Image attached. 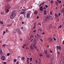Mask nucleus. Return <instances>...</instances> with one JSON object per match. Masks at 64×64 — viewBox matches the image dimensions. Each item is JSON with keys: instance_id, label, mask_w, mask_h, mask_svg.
I'll list each match as a JSON object with an SVG mask.
<instances>
[{"instance_id": "nucleus-51", "label": "nucleus", "mask_w": 64, "mask_h": 64, "mask_svg": "<svg viewBox=\"0 0 64 64\" xmlns=\"http://www.w3.org/2000/svg\"><path fill=\"white\" fill-rule=\"evenodd\" d=\"M45 7H46V8H48V6H47V5H45Z\"/></svg>"}, {"instance_id": "nucleus-48", "label": "nucleus", "mask_w": 64, "mask_h": 64, "mask_svg": "<svg viewBox=\"0 0 64 64\" xmlns=\"http://www.w3.org/2000/svg\"><path fill=\"white\" fill-rule=\"evenodd\" d=\"M35 28H36V26H34L33 28L34 29H35Z\"/></svg>"}, {"instance_id": "nucleus-22", "label": "nucleus", "mask_w": 64, "mask_h": 64, "mask_svg": "<svg viewBox=\"0 0 64 64\" xmlns=\"http://www.w3.org/2000/svg\"><path fill=\"white\" fill-rule=\"evenodd\" d=\"M54 60V58H52L50 59V61H52Z\"/></svg>"}, {"instance_id": "nucleus-23", "label": "nucleus", "mask_w": 64, "mask_h": 64, "mask_svg": "<svg viewBox=\"0 0 64 64\" xmlns=\"http://www.w3.org/2000/svg\"><path fill=\"white\" fill-rule=\"evenodd\" d=\"M46 57L48 58H50V56L49 55H47L46 56Z\"/></svg>"}, {"instance_id": "nucleus-54", "label": "nucleus", "mask_w": 64, "mask_h": 64, "mask_svg": "<svg viewBox=\"0 0 64 64\" xmlns=\"http://www.w3.org/2000/svg\"><path fill=\"white\" fill-rule=\"evenodd\" d=\"M60 64H63V62L62 61L61 62H60Z\"/></svg>"}, {"instance_id": "nucleus-53", "label": "nucleus", "mask_w": 64, "mask_h": 64, "mask_svg": "<svg viewBox=\"0 0 64 64\" xmlns=\"http://www.w3.org/2000/svg\"><path fill=\"white\" fill-rule=\"evenodd\" d=\"M58 14V16H60V15H61V14L60 13H59Z\"/></svg>"}, {"instance_id": "nucleus-15", "label": "nucleus", "mask_w": 64, "mask_h": 64, "mask_svg": "<svg viewBox=\"0 0 64 64\" xmlns=\"http://www.w3.org/2000/svg\"><path fill=\"white\" fill-rule=\"evenodd\" d=\"M30 50H34V48H33V47H32V46H30Z\"/></svg>"}, {"instance_id": "nucleus-31", "label": "nucleus", "mask_w": 64, "mask_h": 64, "mask_svg": "<svg viewBox=\"0 0 64 64\" xmlns=\"http://www.w3.org/2000/svg\"><path fill=\"white\" fill-rule=\"evenodd\" d=\"M53 38L54 39V41H56V38H55V37H53Z\"/></svg>"}, {"instance_id": "nucleus-41", "label": "nucleus", "mask_w": 64, "mask_h": 64, "mask_svg": "<svg viewBox=\"0 0 64 64\" xmlns=\"http://www.w3.org/2000/svg\"><path fill=\"white\" fill-rule=\"evenodd\" d=\"M16 64H19V62L17 61L16 62Z\"/></svg>"}, {"instance_id": "nucleus-62", "label": "nucleus", "mask_w": 64, "mask_h": 64, "mask_svg": "<svg viewBox=\"0 0 64 64\" xmlns=\"http://www.w3.org/2000/svg\"><path fill=\"white\" fill-rule=\"evenodd\" d=\"M34 24V26H36V22H35Z\"/></svg>"}, {"instance_id": "nucleus-34", "label": "nucleus", "mask_w": 64, "mask_h": 64, "mask_svg": "<svg viewBox=\"0 0 64 64\" xmlns=\"http://www.w3.org/2000/svg\"><path fill=\"white\" fill-rule=\"evenodd\" d=\"M36 29H35L33 31V32H34V33L35 32H36Z\"/></svg>"}, {"instance_id": "nucleus-19", "label": "nucleus", "mask_w": 64, "mask_h": 64, "mask_svg": "<svg viewBox=\"0 0 64 64\" xmlns=\"http://www.w3.org/2000/svg\"><path fill=\"white\" fill-rule=\"evenodd\" d=\"M60 11H61V12H63L64 11V8H63L62 9L60 10Z\"/></svg>"}, {"instance_id": "nucleus-1", "label": "nucleus", "mask_w": 64, "mask_h": 64, "mask_svg": "<svg viewBox=\"0 0 64 64\" xmlns=\"http://www.w3.org/2000/svg\"><path fill=\"white\" fill-rule=\"evenodd\" d=\"M16 16V13L13 12L10 14V17L11 19H14Z\"/></svg>"}, {"instance_id": "nucleus-14", "label": "nucleus", "mask_w": 64, "mask_h": 64, "mask_svg": "<svg viewBox=\"0 0 64 64\" xmlns=\"http://www.w3.org/2000/svg\"><path fill=\"white\" fill-rule=\"evenodd\" d=\"M25 13V12H22L20 13V14H24Z\"/></svg>"}, {"instance_id": "nucleus-36", "label": "nucleus", "mask_w": 64, "mask_h": 64, "mask_svg": "<svg viewBox=\"0 0 64 64\" xmlns=\"http://www.w3.org/2000/svg\"><path fill=\"white\" fill-rule=\"evenodd\" d=\"M22 10L23 11H26V10L24 9H22Z\"/></svg>"}, {"instance_id": "nucleus-38", "label": "nucleus", "mask_w": 64, "mask_h": 64, "mask_svg": "<svg viewBox=\"0 0 64 64\" xmlns=\"http://www.w3.org/2000/svg\"><path fill=\"white\" fill-rule=\"evenodd\" d=\"M7 55V56H9L10 55V53H8Z\"/></svg>"}, {"instance_id": "nucleus-42", "label": "nucleus", "mask_w": 64, "mask_h": 64, "mask_svg": "<svg viewBox=\"0 0 64 64\" xmlns=\"http://www.w3.org/2000/svg\"><path fill=\"white\" fill-rule=\"evenodd\" d=\"M1 15H3V12H1Z\"/></svg>"}, {"instance_id": "nucleus-9", "label": "nucleus", "mask_w": 64, "mask_h": 64, "mask_svg": "<svg viewBox=\"0 0 64 64\" xmlns=\"http://www.w3.org/2000/svg\"><path fill=\"white\" fill-rule=\"evenodd\" d=\"M56 48H57V49H59L60 51L61 50V48L60 46H57Z\"/></svg>"}, {"instance_id": "nucleus-2", "label": "nucleus", "mask_w": 64, "mask_h": 64, "mask_svg": "<svg viewBox=\"0 0 64 64\" xmlns=\"http://www.w3.org/2000/svg\"><path fill=\"white\" fill-rule=\"evenodd\" d=\"M10 9V7L7 5H6L5 6V10L6 11V12L8 13L9 11V9Z\"/></svg>"}, {"instance_id": "nucleus-30", "label": "nucleus", "mask_w": 64, "mask_h": 64, "mask_svg": "<svg viewBox=\"0 0 64 64\" xmlns=\"http://www.w3.org/2000/svg\"><path fill=\"white\" fill-rule=\"evenodd\" d=\"M0 24H3V22L2 21H0Z\"/></svg>"}, {"instance_id": "nucleus-8", "label": "nucleus", "mask_w": 64, "mask_h": 64, "mask_svg": "<svg viewBox=\"0 0 64 64\" xmlns=\"http://www.w3.org/2000/svg\"><path fill=\"white\" fill-rule=\"evenodd\" d=\"M30 14L29 13H27L26 14V18H29V17H30Z\"/></svg>"}, {"instance_id": "nucleus-7", "label": "nucleus", "mask_w": 64, "mask_h": 64, "mask_svg": "<svg viewBox=\"0 0 64 64\" xmlns=\"http://www.w3.org/2000/svg\"><path fill=\"white\" fill-rule=\"evenodd\" d=\"M48 40L50 42H52V38H49L48 39Z\"/></svg>"}, {"instance_id": "nucleus-44", "label": "nucleus", "mask_w": 64, "mask_h": 64, "mask_svg": "<svg viewBox=\"0 0 64 64\" xmlns=\"http://www.w3.org/2000/svg\"><path fill=\"white\" fill-rule=\"evenodd\" d=\"M58 3H61V0H60V1L58 2Z\"/></svg>"}, {"instance_id": "nucleus-40", "label": "nucleus", "mask_w": 64, "mask_h": 64, "mask_svg": "<svg viewBox=\"0 0 64 64\" xmlns=\"http://www.w3.org/2000/svg\"><path fill=\"white\" fill-rule=\"evenodd\" d=\"M50 15H52V11H50Z\"/></svg>"}, {"instance_id": "nucleus-57", "label": "nucleus", "mask_w": 64, "mask_h": 64, "mask_svg": "<svg viewBox=\"0 0 64 64\" xmlns=\"http://www.w3.org/2000/svg\"><path fill=\"white\" fill-rule=\"evenodd\" d=\"M38 25H41V23H38Z\"/></svg>"}, {"instance_id": "nucleus-63", "label": "nucleus", "mask_w": 64, "mask_h": 64, "mask_svg": "<svg viewBox=\"0 0 64 64\" xmlns=\"http://www.w3.org/2000/svg\"><path fill=\"white\" fill-rule=\"evenodd\" d=\"M45 34V33H44V32H42V34Z\"/></svg>"}, {"instance_id": "nucleus-6", "label": "nucleus", "mask_w": 64, "mask_h": 64, "mask_svg": "<svg viewBox=\"0 0 64 64\" xmlns=\"http://www.w3.org/2000/svg\"><path fill=\"white\" fill-rule=\"evenodd\" d=\"M50 18V16H46L45 17L44 19V21H46L47 19H49Z\"/></svg>"}, {"instance_id": "nucleus-61", "label": "nucleus", "mask_w": 64, "mask_h": 64, "mask_svg": "<svg viewBox=\"0 0 64 64\" xmlns=\"http://www.w3.org/2000/svg\"><path fill=\"white\" fill-rule=\"evenodd\" d=\"M46 47H47L48 48V47H49V46H46Z\"/></svg>"}, {"instance_id": "nucleus-25", "label": "nucleus", "mask_w": 64, "mask_h": 64, "mask_svg": "<svg viewBox=\"0 0 64 64\" xmlns=\"http://www.w3.org/2000/svg\"><path fill=\"white\" fill-rule=\"evenodd\" d=\"M22 60H25V58L24 57H22Z\"/></svg>"}, {"instance_id": "nucleus-21", "label": "nucleus", "mask_w": 64, "mask_h": 64, "mask_svg": "<svg viewBox=\"0 0 64 64\" xmlns=\"http://www.w3.org/2000/svg\"><path fill=\"white\" fill-rule=\"evenodd\" d=\"M36 35L38 37V36H40V37H41V36L39 35V34H38V33L36 34Z\"/></svg>"}, {"instance_id": "nucleus-39", "label": "nucleus", "mask_w": 64, "mask_h": 64, "mask_svg": "<svg viewBox=\"0 0 64 64\" xmlns=\"http://www.w3.org/2000/svg\"><path fill=\"white\" fill-rule=\"evenodd\" d=\"M39 30L40 31H42V29L41 28H40L39 29Z\"/></svg>"}, {"instance_id": "nucleus-52", "label": "nucleus", "mask_w": 64, "mask_h": 64, "mask_svg": "<svg viewBox=\"0 0 64 64\" xmlns=\"http://www.w3.org/2000/svg\"><path fill=\"white\" fill-rule=\"evenodd\" d=\"M23 46H26V44H24V45H23Z\"/></svg>"}, {"instance_id": "nucleus-60", "label": "nucleus", "mask_w": 64, "mask_h": 64, "mask_svg": "<svg viewBox=\"0 0 64 64\" xmlns=\"http://www.w3.org/2000/svg\"><path fill=\"white\" fill-rule=\"evenodd\" d=\"M26 49H28V47H26Z\"/></svg>"}, {"instance_id": "nucleus-11", "label": "nucleus", "mask_w": 64, "mask_h": 64, "mask_svg": "<svg viewBox=\"0 0 64 64\" xmlns=\"http://www.w3.org/2000/svg\"><path fill=\"white\" fill-rule=\"evenodd\" d=\"M34 13L35 15H37L38 13V11H35L34 12Z\"/></svg>"}, {"instance_id": "nucleus-28", "label": "nucleus", "mask_w": 64, "mask_h": 64, "mask_svg": "<svg viewBox=\"0 0 64 64\" xmlns=\"http://www.w3.org/2000/svg\"><path fill=\"white\" fill-rule=\"evenodd\" d=\"M50 64H53V62H52V61H50Z\"/></svg>"}, {"instance_id": "nucleus-18", "label": "nucleus", "mask_w": 64, "mask_h": 64, "mask_svg": "<svg viewBox=\"0 0 64 64\" xmlns=\"http://www.w3.org/2000/svg\"><path fill=\"white\" fill-rule=\"evenodd\" d=\"M7 25L8 27H10V26H12V24H7Z\"/></svg>"}, {"instance_id": "nucleus-17", "label": "nucleus", "mask_w": 64, "mask_h": 64, "mask_svg": "<svg viewBox=\"0 0 64 64\" xmlns=\"http://www.w3.org/2000/svg\"><path fill=\"white\" fill-rule=\"evenodd\" d=\"M22 20V17L20 16V20L21 21Z\"/></svg>"}, {"instance_id": "nucleus-59", "label": "nucleus", "mask_w": 64, "mask_h": 64, "mask_svg": "<svg viewBox=\"0 0 64 64\" xmlns=\"http://www.w3.org/2000/svg\"><path fill=\"white\" fill-rule=\"evenodd\" d=\"M62 44L64 45V40L63 41Z\"/></svg>"}, {"instance_id": "nucleus-58", "label": "nucleus", "mask_w": 64, "mask_h": 64, "mask_svg": "<svg viewBox=\"0 0 64 64\" xmlns=\"http://www.w3.org/2000/svg\"><path fill=\"white\" fill-rule=\"evenodd\" d=\"M33 38H32V40L30 41L31 42H32L33 41Z\"/></svg>"}, {"instance_id": "nucleus-12", "label": "nucleus", "mask_w": 64, "mask_h": 64, "mask_svg": "<svg viewBox=\"0 0 64 64\" xmlns=\"http://www.w3.org/2000/svg\"><path fill=\"white\" fill-rule=\"evenodd\" d=\"M33 35L32 34V35L30 37V40H31V39L33 38Z\"/></svg>"}, {"instance_id": "nucleus-32", "label": "nucleus", "mask_w": 64, "mask_h": 64, "mask_svg": "<svg viewBox=\"0 0 64 64\" xmlns=\"http://www.w3.org/2000/svg\"><path fill=\"white\" fill-rule=\"evenodd\" d=\"M44 1L43 2V3H42L41 4V5H44Z\"/></svg>"}, {"instance_id": "nucleus-3", "label": "nucleus", "mask_w": 64, "mask_h": 64, "mask_svg": "<svg viewBox=\"0 0 64 64\" xmlns=\"http://www.w3.org/2000/svg\"><path fill=\"white\" fill-rule=\"evenodd\" d=\"M16 31L19 34H20V35H21V34L22 32L20 29L16 28Z\"/></svg>"}, {"instance_id": "nucleus-64", "label": "nucleus", "mask_w": 64, "mask_h": 64, "mask_svg": "<svg viewBox=\"0 0 64 64\" xmlns=\"http://www.w3.org/2000/svg\"><path fill=\"white\" fill-rule=\"evenodd\" d=\"M20 41H22V39H21V38H20Z\"/></svg>"}, {"instance_id": "nucleus-26", "label": "nucleus", "mask_w": 64, "mask_h": 64, "mask_svg": "<svg viewBox=\"0 0 64 64\" xmlns=\"http://www.w3.org/2000/svg\"><path fill=\"white\" fill-rule=\"evenodd\" d=\"M55 16L57 17H58V14H55Z\"/></svg>"}, {"instance_id": "nucleus-46", "label": "nucleus", "mask_w": 64, "mask_h": 64, "mask_svg": "<svg viewBox=\"0 0 64 64\" xmlns=\"http://www.w3.org/2000/svg\"><path fill=\"white\" fill-rule=\"evenodd\" d=\"M50 2H51V4H52V3H53V1L52 0V1H51Z\"/></svg>"}, {"instance_id": "nucleus-47", "label": "nucleus", "mask_w": 64, "mask_h": 64, "mask_svg": "<svg viewBox=\"0 0 64 64\" xmlns=\"http://www.w3.org/2000/svg\"><path fill=\"white\" fill-rule=\"evenodd\" d=\"M5 45H6V44H4L2 46V47H4V46H5Z\"/></svg>"}, {"instance_id": "nucleus-5", "label": "nucleus", "mask_w": 64, "mask_h": 64, "mask_svg": "<svg viewBox=\"0 0 64 64\" xmlns=\"http://www.w3.org/2000/svg\"><path fill=\"white\" fill-rule=\"evenodd\" d=\"M6 58L5 56H1V59L2 60H5Z\"/></svg>"}, {"instance_id": "nucleus-27", "label": "nucleus", "mask_w": 64, "mask_h": 64, "mask_svg": "<svg viewBox=\"0 0 64 64\" xmlns=\"http://www.w3.org/2000/svg\"><path fill=\"white\" fill-rule=\"evenodd\" d=\"M30 61L32 62V58H30Z\"/></svg>"}, {"instance_id": "nucleus-37", "label": "nucleus", "mask_w": 64, "mask_h": 64, "mask_svg": "<svg viewBox=\"0 0 64 64\" xmlns=\"http://www.w3.org/2000/svg\"><path fill=\"white\" fill-rule=\"evenodd\" d=\"M3 35H4V34H5V33H6V32H5V31H4L3 32Z\"/></svg>"}, {"instance_id": "nucleus-4", "label": "nucleus", "mask_w": 64, "mask_h": 64, "mask_svg": "<svg viewBox=\"0 0 64 64\" xmlns=\"http://www.w3.org/2000/svg\"><path fill=\"white\" fill-rule=\"evenodd\" d=\"M36 43H34L33 45V47H34L35 48L36 50H37L38 51H39V50L37 48V46H36Z\"/></svg>"}, {"instance_id": "nucleus-50", "label": "nucleus", "mask_w": 64, "mask_h": 64, "mask_svg": "<svg viewBox=\"0 0 64 64\" xmlns=\"http://www.w3.org/2000/svg\"><path fill=\"white\" fill-rule=\"evenodd\" d=\"M7 64V62H4V64Z\"/></svg>"}, {"instance_id": "nucleus-43", "label": "nucleus", "mask_w": 64, "mask_h": 64, "mask_svg": "<svg viewBox=\"0 0 64 64\" xmlns=\"http://www.w3.org/2000/svg\"><path fill=\"white\" fill-rule=\"evenodd\" d=\"M14 62H16V59H14Z\"/></svg>"}, {"instance_id": "nucleus-20", "label": "nucleus", "mask_w": 64, "mask_h": 64, "mask_svg": "<svg viewBox=\"0 0 64 64\" xmlns=\"http://www.w3.org/2000/svg\"><path fill=\"white\" fill-rule=\"evenodd\" d=\"M38 61H39L38 63L40 64V63H41V59H38Z\"/></svg>"}, {"instance_id": "nucleus-33", "label": "nucleus", "mask_w": 64, "mask_h": 64, "mask_svg": "<svg viewBox=\"0 0 64 64\" xmlns=\"http://www.w3.org/2000/svg\"><path fill=\"white\" fill-rule=\"evenodd\" d=\"M57 53L58 54H60V52L58 51H57Z\"/></svg>"}, {"instance_id": "nucleus-45", "label": "nucleus", "mask_w": 64, "mask_h": 64, "mask_svg": "<svg viewBox=\"0 0 64 64\" xmlns=\"http://www.w3.org/2000/svg\"><path fill=\"white\" fill-rule=\"evenodd\" d=\"M40 9H41V8H43V6H41V7H40Z\"/></svg>"}, {"instance_id": "nucleus-56", "label": "nucleus", "mask_w": 64, "mask_h": 64, "mask_svg": "<svg viewBox=\"0 0 64 64\" xmlns=\"http://www.w3.org/2000/svg\"><path fill=\"white\" fill-rule=\"evenodd\" d=\"M22 48H24V45L22 46Z\"/></svg>"}, {"instance_id": "nucleus-13", "label": "nucleus", "mask_w": 64, "mask_h": 64, "mask_svg": "<svg viewBox=\"0 0 64 64\" xmlns=\"http://www.w3.org/2000/svg\"><path fill=\"white\" fill-rule=\"evenodd\" d=\"M44 52H45V54L46 55H48V54L47 53V50H46L44 51Z\"/></svg>"}, {"instance_id": "nucleus-10", "label": "nucleus", "mask_w": 64, "mask_h": 64, "mask_svg": "<svg viewBox=\"0 0 64 64\" xmlns=\"http://www.w3.org/2000/svg\"><path fill=\"white\" fill-rule=\"evenodd\" d=\"M0 54L1 55L3 54V52H2V49H0Z\"/></svg>"}, {"instance_id": "nucleus-49", "label": "nucleus", "mask_w": 64, "mask_h": 64, "mask_svg": "<svg viewBox=\"0 0 64 64\" xmlns=\"http://www.w3.org/2000/svg\"><path fill=\"white\" fill-rule=\"evenodd\" d=\"M50 52L51 53H52V51L51 50V49H50Z\"/></svg>"}, {"instance_id": "nucleus-29", "label": "nucleus", "mask_w": 64, "mask_h": 64, "mask_svg": "<svg viewBox=\"0 0 64 64\" xmlns=\"http://www.w3.org/2000/svg\"><path fill=\"white\" fill-rule=\"evenodd\" d=\"M62 27V26L60 25L58 28V29H59V28H61Z\"/></svg>"}, {"instance_id": "nucleus-16", "label": "nucleus", "mask_w": 64, "mask_h": 64, "mask_svg": "<svg viewBox=\"0 0 64 64\" xmlns=\"http://www.w3.org/2000/svg\"><path fill=\"white\" fill-rule=\"evenodd\" d=\"M47 14L46 12V10H44V15H46Z\"/></svg>"}, {"instance_id": "nucleus-35", "label": "nucleus", "mask_w": 64, "mask_h": 64, "mask_svg": "<svg viewBox=\"0 0 64 64\" xmlns=\"http://www.w3.org/2000/svg\"><path fill=\"white\" fill-rule=\"evenodd\" d=\"M40 40L41 41V42H43V41L42 39L40 38Z\"/></svg>"}, {"instance_id": "nucleus-55", "label": "nucleus", "mask_w": 64, "mask_h": 64, "mask_svg": "<svg viewBox=\"0 0 64 64\" xmlns=\"http://www.w3.org/2000/svg\"><path fill=\"white\" fill-rule=\"evenodd\" d=\"M21 29L22 30H23V27H22V28H21Z\"/></svg>"}, {"instance_id": "nucleus-24", "label": "nucleus", "mask_w": 64, "mask_h": 64, "mask_svg": "<svg viewBox=\"0 0 64 64\" xmlns=\"http://www.w3.org/2000/svg\"><path fill=\"white\" fill-rule=\"evenodd\" d=\"M40 11H43V8H40Z\"/></svg>"}]
</instances>
